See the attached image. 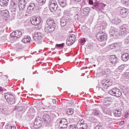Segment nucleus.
<instances>
[{
	"label": "nucleus",
	"instance_id": "1",
	"mask_svg": "<svg viewBox=\"0 0 129 129\" xmlns=\"http://www.w3.org/2000/svg\"><path fill=\"white\" fill-rule=\"evenodd\" d=\"M46 24L47 26L46 25L44 29L46 33H52V32H54V31L56 30V26H57V25L56 23H55L54 19L52 18L47 19Z\"/></svg>",
	"mask_w": 129,
	"mask_h": 129
},
{
	"label": "nucleus",
	"instance_id": "2",
	"mask_svg": "<svg viewBox=\"0 0 129 129\" xmlns=\"http://www.w3.org/2000/svg\"><path fill=\"white\" fill-rule=\"evenodd\" d=\"M111 84H112V81H111V80L106 79L102 81L101 85L100 84H98L96 86V89L97 90H99L100 88L102 90H103V88L104 89H107L109 86H111Z\"/></svg>",
	"mask_w": 129,
	"mask_h": 129
},
{
	"label": "nucleus",
	"instance_id": "3",
	"mask_svg": "<svg viewBox=\"0 0 129 129\" xmlns=\"http://www.w3.org/2000/svg\"><path fill=\"white\" fill-rule=\"evenodd\" d=\"M109 94L110 95H113V96H116V97H120L121 96V91L118 88H114L111 89L109 91Z\"/></svg>",
	"mask_w": 129,
	"mask_h": 129
},
{
	"label": "nucleus",
	"instance_id": "4",
	"mask_svg": "<svg viewBox=\"0 0 129 129\" xmlns=\"http://www.w3.org/2000/svg\"><path fill=\"white\" fill-rule=\"evenodd\" d=\"M4 97L8 103L10 104H14V103H15V96H14L13 94L10 93H5Z\"/></svg>",
	"mask_w": 129,
	"mask_h": 129
},
{
	"label": "nucleus",
	"instance_id": "5",
	"mask_svg": "<svg viewBox=\"0 0 129 129\" xmlns=\"http://www.w3.org/2000/svg\"><path fill=\"white\" fill-rule=\"evenodd\" d=\"M21 36H22V31H16L12 32L10 35V39L13 41H16L17 39H19V38H21Z\"/></svg>",
	"mask_w": 129,
	"mask_h": 129
},
{
	"label": "nucleus",
	"instance_id": "6",
	"mask_svg": "<svg viewBox=\"0 0 129 129\" xmlns=\"http://www.w3.org/2000/svg\"><path fill=\"white\" fill-rule=\"evenodd\" d=\"M48 6L49 9L52 12H55V11H56L58 8V5H57L56 0H50L48 3Z\"/></svg>",
	"mask_w": 129,
	"mask_h": 129
},
{
	"label": "nucleus",
	"instance_id": "7",
	"mask_svg": "<svg viewBox=\"0 0 129 129\" xmlns=\"http://www.w3.org/2000/svg\"><path fill=\"white\" fill-rule=\"evenodd\" d=\"M118 32L119 34L120 35H124V34H127L129 32V26H127L126 25H124L119 27Z\"/></svg>",
	"mask_w": 129,
	"mask_h": 129
},
{
	"label": "nucleus",
	"instance_id": "8",
	"mask_svg": "<svg viewBox=\"0 0 129 129\" xmlns=\"http://www.w3.org/2000/svg\"><path fill=\"white\" fill-rule=\"evenodd\" d=\"M58 122V127L60 129L66 128L68 126V121L67 119H60Z\"/></svg>",
	"mask_w": 129,
	"mask_h": 129
},
{
	"label": "nucleus",
	"instance_id": "9",
	"mask_svg": "<svg viewBox=\"0 0 129 129\" xmlns=\"http://www.w3.org/2000/svg\"><path fill=\"white\" fill-rule=\"evenodd\" d=\"M88 127V125L87 123H85V122H84V120L82 119L79 120L77 124V127L78 129H87Z\"/></svg>",
	"mask_w": 129,
	"mask_h": 129
},
{
	"label": "nucleus",
	"instance_id": "10",
	"mask_svg": "<svg viewBox=\"0 0 129 129\" xmlns=\"http://www.w3.org/2000/svg\"><path fill=\"white\" fill-rule=\"evenodd\" d=\"M31 23L32 25L34 26H39V25H41L42 19L40 17H34L31 20Z\"/></svg>",
	"mask_w": 129,
	"mask_h": 129
},
{
	"label": "nucleus",
	"instance_id": "11",
	"mask_svg": "<svg viewBox=\"0 0 129 129\" xmlns=\"http://www.w3.org/2000/svg\"><path fill=\"white\" fill-rule=\"evenodd\" d=\"M97 38L99 41H106L107 39L106 34L103 32H99L97 34Z\"/></svg>",
	"mask_w": 129,
	"mask_h": 129
},
{
	"label": "nucleus",
	"instance_id": "12",
	"mask_svg": "<svg viewBox=\"0 0 129 129\" xmlns=\"http://www.w3.org/2000/svg\"><path fill=\"white\" fill-rule=\"evenodd\" d=\"M42 123H43V121L41 120L39 117H38L34 121L33 127L34 128H39V127L42 126Z\"/></svg>",
	"mask_w": 129,
	"mask_h": 129
},
{
	"label": "nucleus",
	"instance_id": "13",
	"mask_svg": "<svg viewBox=\"0 0 129 129\" xmlns=\"http://www.w3.org/2000/svg\"><path fill=\"white\" fill-rule=\"evenodd\" d=\"M27 5V1L26 0H19L18 2V7L20 11H22L26 7Z\"/></svg>",
	"mask_w": 129,
	"mask_h": 129
},
{
	"label": "nucleus",
	"instance_id": "14",
	"mask_svg": "<svg viewBox=\"0 0 129 129\" xmlns=\"http://www.w3.org/2000/svg\"><path fill=\"white\" fill-rule=\"evenodd\" d=\"M112 101V99L110 97H106L104 98V107H108L111 104V102Z\"/></svg>",
	"mask_w": 129,
	"mask_h": 129
},
{
	"label": "nucleus",
	"instance_id": "15",
	"mask_svg": "<svg viewBox=\"0 0 129 129\" xmlns=\"http://www.w3.org/2000/svg\"><path fill=\"white\" fill-rule=\"evenodd\" d=\"M69 22V19L67 17H62L60 19V26L61 27H64L67 25V23Z\"/></svg>",
	"mask_w": 129,
	"mask_h": 129
},
{
	"label": "nucleus",
	"instance_id": "16",
	"mask_svg": "<svg viewBox=\"0 0 129 129\" xmlns=\"http://www.w3.org/2000/svg\"><path fill=\"white\" fill-rule=\"evenodd\" d=\"M33 39L35 41L39 42V41L42 40V34L40 32H36L35 34Z\"/></svg>",
	"mask_w": 129,
	"mask_h": 129
},
{
	"label": "nucleus",
	"instance_id": "17",
	"mask_svg": "<svg viewBox=\"0 0 129 129\" xmlns=\"http://www.w3.org/2000/svg\"><path fill=\"white\" fill-rule=\"evenodd\" d=\"M120 14L121 18H126V16H127V9L122 8L120 10Z\"/></svg>",
	"mask_w": 129,
	"mask_h": 129
},
{
	"label": "nucleus",
	"instance_id": "18",
	"mask_svg": "<svg viewBox=\"0 0 129 129\" xmlns=\"http://www.w3.org/2000/svg\"><path fill=\"white\" fill-rule=\"evenodd\" d=\"M109 33L111 36H117V30L115 28L111 27L109 31Z\"/></svg>",
	"mask_w": 129,
	"mask_h": 129
},
{
	"label": "nucleus",
	"instance_id": "19",
	"mask_svg": "<svg viewBox=\"0 0 129 129\" xmlns=\"http://www.w3.org/2000/svg\"><path fill=\"white\" fill-rule=\"evenodd\" d=\"M90 11V9L88 7L85 8L83 9L82 11L81 15L82 16H87L88 14H89V12Z\"/></svg>",
	"mask_w": 129,
	"mask_h": 129
},
{
	"label": "nucleus",
	"instance_id": "20",
	"mask_svg": "<svg viewBox=\"0 0 129 129\" xmlns=\"http://www.w3.org/2000/svg\"><path fill=\"white\" fill-rule=\"evenodd\" d=\"M34 8H35V4H31L27 8V10L26 11L27 13H28L29 14H31V13H32V11H34Z\"/></svg>",
	"mask_w": 129,
	"mask_h": 129
},
{
	"label": "nucleus",
	"instance_id": "21",
	"mask_svg": "<svg viewBox=\"0 0 129 129\" xmlns=\"http://www.w3.org/2000/svg\"><path fill=\"white\" fill-rule=\"evenodd\" d=\"M110 61L111 63L112 64H115V63H117V58L116 57V55H112L110 56Z\"/></svg>",
	"mask_w": 129,
	"mask_h": 129
},
{
	"label": "nucleus",
	"instance_id": "22",
	"mask_svg": "<svg viewBox=\"0 0 129 129\" xmlns=\"http://www.w3.org/2000/svg\"><path fill=\"white\" fill-rule=\"evenodd\" d=\"M43 120L46 123H50V121H51V118L50 116L48 114H45L43 116Z\"/></svg>",
	"mask_w": 129,
	"mask_h": 129
},
{
	"label": "nucleus",
	"instance_id": "23",
	"mask_svg": "<svg viewBox=\"0 0 129 129\" xmlns=\"http://www.w3.org/2000/svg\"><path fill=\"white\" fill-rule=\"evenodd\" d=\"M123 61H128L129 59V54L127 53H124L121 56Z\"/></svg>",
	"mask_w": 129,
	"mask_h": 129
},
{
	"label": "nucleus",
	"instance_id": "24",
	"mask_svg": "<svg viewBox=\"0 0 129 129\" xmlns=\"http://www.w3.org/2000/svg\"><path fill=\"white\" fill-rule=\"evenodd\" d=\"M9 4V0H0V6L1 7H7Z\"/></svg>",
	"mask_w": 129,
	"mask_h": 129
},
{
	"label": "nucleus",
	"instance_id": "25",
	"mask_svg": "<svg viewBox=\"0 0 129 129\" xmlns=\"http://www.w3.org/2000/svg\"><path fill=\"white\" fill-rule=\"evenodd\" d=\"M113 114L114 116L119 117L121 116V111L120 110H114Z\"/></svg>",
	"mask_w": 129,
	"mask_h": 129
},
{
	"label": "nucleus",
	"instance_id": "26",
	"mask_svg": "<svg viewBox=\"0 0 129 129\" xmlns=\"http://www.w3.org/2000/svg\"><path fill=\"white\" fill-rule=\"evenodd\" d=\"M10 9L12 12H16L17 10V4L14 2H12L10 6Z\"/></svg>",
	"mask_w": 129,
	"mask_h": 129
},
{
	"label": "nucleus",
	"instance_id": "27",
	"mask_svg": "<svg viewBox=\"0 0 129 129\" xmlns=\"http://www.w3.org/2000/svg\"><path fill=\"white\" fill-rule=\"evenodd\" d=\"M22 42L23 43H30V42H31V37L29 36H25L22 40Z\"/></svg>",
	"mask_w": 129,
	"mask_h": 129
},
{
	"label": "nucleus",
	"instance_id": "28",
	"mask_svg": "<svg viewBox=\"0 0 129 129\" xmlns=\"http://www.w3.org/2000/svg\"><path fill=\"white\" fill-rule=\"evenodd\" d=\"M59 4L62 7V8H64V7H66L67 4L66 3V0H58Z\"/></svg>",
	"mask_w": 129,
	"mask_h": 129
},
{
	"label": "nucleus",
	"instance_id": "29",
	"mask_svg": "<svg viewBox=\"0 0 129 129\" xmlns=\"http://www.w3.org/2000/svg\"><path fill=\"white\" fill-rule=\"evenodd\" d=\"M2 16L5 17V18H8L9 17L10 13L8 10H3L2 13Z\"/></svg>",
	"mask_w": 129,
	"mask_h": 129
},
{
	"label": "nucleus",
	"instance_id": "30",
	"mask_svg": "<svg viewBox=\"0 0 129 129\" xmlns=\"http://www.w3.org/2000/svg\"><path fill=\"white\" fill-rule=\"evenodd\" d=\"M120 22H121V21L118 19H113L112 21V24H114L115 25H118V24H120Z\"/></svg>",
	"mask_w": 129,
	"mask_h": 129
},
{
	"label": "nucleus",
	"instance_id": "31",
	"mask_svg": "<svg viewBox=\"0 0 129 129\" xmlns=\"http://www.w3.org/2000/svg\"><path fill=\"white\" fill-rule=\"evenodd\" d=\"M95 129H103V124L102 123H98L95 126Z\"/></svg>",
	"mask_w": 129,
	"mask_h": 129
},
{
	"label": "nucleus",
	"instance_id": "32",
	"mask_svg": "<svg viewBox=\"0 0 129 129\" xmlns=\"http://www.w3.org/2000/svg\"><path fill=\"white\" fill-rule=\"evenodd\" d=\"M67 113L70 115L74 113V110L72 108H69L67 111Z\"/></svg>",
	"mask_w": 129,
	"mask_h": 129
},
{
	"label": "nucleus",
	"instance_id": "33",
	"mask_svg": "<svg viewBox=\"0 0 129 129\" xmlns=\"http://www.w3.org/2000/svg\"><path fill=\"white\" fill-rule=\"evenodd\" d=\"M123 69H124V65L122 64L118 67V68L116 69V71H119V72H122Z\"/></svg>",
	"mask_w": 129,
	"mask_h": 129
},
{
	"label": "nucleus",
	"instance_id": "34",
	"mask_svg": "<svg viewBox=\"0 0 129 129\" xmlns=\"http://www.w3.org/2000/svg\"><path fill=\"white\" fill-rule=\"evenodd\" d=\"M105 107H102V108L104 111V112L107 114H111V112H110L109 111V109H107V108H105Z\"/></svg>",
	"mask_w": 129,
	"mask_h": 129
},
{
	"label": "nucleus",
	"instance_id": "35",
	"mask_svg": "<svg viewBox=\"0 0 129 129\" xmlns=\"http://www.w3.org/2000/svg\"><path fill=\"white\" fill-rule=\"evenodd\" d=\"M38 6H43L45 3L46 0H37Z\"/></svg>",
	"mask_w": 129,
	"mask_h": 129
},
{
	"label": "nucleus",
	"instance_id": "36",
	"mask_svg": "<svg viewBox=\"0 0 129 129\" xmlns=\"http://www.w3.org/2000/svg\"><path fill=\"white\" fill-rule=\"evenodd\" d=\"M75 35L74 34H71L69 38V40L74 43V42H75Z\"/></svg>",
	"mask_w": 129,
	"mask_h": 129
},
{
	"label": "nucleus",
	"instance_id": "37",
	"mask_svg": "<svg viewBox=\"0 0 129 129\" xmlns=\"http://www.w3.org/2000/svg\"><path fill=\"white\" fill-rule=\"evenodd\" d=\"M99 6H100V4H98V3H95L94 4V6L92 7V9H99Z\"/></svg>",
	"mask_w": 129,
	"mask_h": 129
},
{
	"label": "nucleus",
	"instance_id": "38",
	"mask_svg": "<svg viewBox=\"0 0 129 129\" xmlns=\"http://www.w3.org/2000/svg\"><path fill=\"white\" fill-rule=\"evenodd\" d=\"M5 127L6 129H16V126L11 125L10 124H7Z\"/></svg>",
	"mask_w": 129,
	"mask_h": 129
},
{
	"label": "nucleus",
	"instance_id": "39",
	"mask_svg": "<svg viewBox=\"0 0 129 129\" xmlns=\"http://www.w3.org/2000/svg\"><path fill=\"white\" fill-rule=\"evenodd\" d=\"M93 114L94 115L98 116V115H99V110H94L93 111Z\"/></svg>",
	"mask_w": 129,
	"mask_h": 129
},
{
	"label": "nucleus",
	"instance_id": "40",
	"mask_svg": "<svg viewBox=\"0 0 129 129\" xmlns=\"http://www.w3.org/2000/svg\"><path fill=\"white\" fill-rule=\"evenodd\" d=\"M122 77H123V78H126V79H129L128 74L125 73L122 74Z\"/></svg>",
	"mask_w": 129,
	"mask_h": 129
},
{
	"label": "nucleus",
	"instance_id": "41",
	"mask_svg": "<svg viewBox=\"0 0 129 129\" xmlns=\"http://www.w3.org/2000/svg\"><path fill=\"white\" fill-rule=\"evenodd\" d=\"M105 119L106 120V121H107L108 122H111L112 121V119L107 116L105 117Z\"/></svg>",
	"mask_w": 129,
	"mask_h": 129
},
{
	"label": "nucleus",
	"instance_id": "42",
	"mask_svg": "<svg viewBox=\"0 0 129 129\" xmlns=\"http://www.w3.org/2000/svg\"><path fill=\"white\" fill-rule=\"evenodd\" d=\"M64 45H65L64 43H61V44H56V47H57V48H63L64 47Z\"/></svg>",
	"mask_w": 129,
	"mask_h": 129
},
{
	"label": "nucleus",
	"instance_id": "43",
	"mask_svg": "<svg viewBox=\"0 0 129 129\" xmlns=\"http://www.w3.org/2000/svg\"><path fill=\"white\" fill-rule=\"evenodd\" d=\"M74 42H73L71 40H70V39L67 41V45L68 46H71V45H72Z\"/></svg>",
	"mask_w": 129,
	"mask_h": 129
},
{
	"label": "nucleus",
	"instance_id": "44",
	"mask_svg": "<svg viewBox=\"0 0 129 129\" xmlns=\"http://www.w3.org/2000/svg\"><path fill=\"white\" fill-rule=\"evenodd\" d=\"M76 127H77V125L75 124H72L69 127V129H76Z\"/></svg>",
	"mask_w": 129,
	"mask_h": 129
},
{
	"label": "nucleus",
	"instance_id": "45",
	"mask_svg": "<svg viewBox=\"0 0 129 129\" xmlns=\"http://www.w3.org/2000/svg\"><path fill=\"white\" fill-rule=\"evenodd\" d=\"M116 44L114 43V44H112L110 45V49H114V48H115V47H116Z\"/></svg>",
	"mask_w": 129,
	"mask_h": 129
},
{
	"label": "nucleus",
	"instance_id": "46",
	"mask_svg": "<svg viewBox=\"0 0 129 129\" xmlns=\"http://www.w3.org/2000/svg\"><path fill=\"white\" fill-rule=\"evenodd\" d=\"M86 42V40L85 39L81 40V43L82 45H84L85 44V42Z\"/></svg>",
	"mask_w": 129,
	"mask_h": 129
},
{
	"label": "nucleus",
	"instance_id": "47",
	"mask_svg": "<svg viewBox=\"0 0 129 129\" xmlns=\"http://www.w3.org/2000/svg\"><path fill=\"white\" fill-rule=\"evenodd\" d=\"M89 5H94L93 1L92 0H89Z\"/></svg>",
	"mask_w": 129,
	"mask_h": 129
},
{
	"label": "nucleus",
	"instance_id": "48",
	"mask_svg": "<svg viewBox=\"0 0 129 129\" xmlns=\"http://www.w3.org/2000/svg\"><path fill=\"white\" fill-rule=\"evenodd\" d=\"M79 11H80V8H79V7L77 8L76 10V12H77V13H78V12H79Z\"/></svg>",
	"mask_w": 129,
	"mask_h": 129
},
{
	"label": "nucleus",
	"instance_id": "49",
	"mask_svg": "<svg viewBox=\"0 0 129 129\" xmlns=\"http://www.w3.org/2000/svg\"><path fill=\"white\" fill-rule=\"evenodd\" d=\"M124 123V121H121L120 122V123H119V124H120V125H123V124Z\"/></svg>",
	"mask_w": 129,
	"mask_h": 129
},
{
	"label": "nucleus",
	"instance_id": "50",
	"mask_svg": "<svg viewBox=\"0 0 129 129\" xmlns=\"http://www.w3.org/2000/svg\"><path fill=\"white\" fill-rule=\"evenodd\" d=\"M4 89L3 87H0V92H3V91H4Z\"/></svg>",
	"mask_w": 129,
	"mask_h": 129
},
{
	"label": "nucleus",
	"instance_id": "51",
	"mask_svg": "<svg viewBox=\"0 0 129 129\" xmlns=\"http://www.w3.org/2000/svg\"><path fill=\"white\" fill-rule=\"evenodd\" d=\"M126 4H129V0H123Z\"/></svg>",
	"mask_w": 129,
	"mask_h": 129
},
{
	"label": "nucleus",
	"instance_id": "52",
	"mask_svg": "<svg viewBox=\"0 0 129 129\" xmlns=\"http://www.w3.org/2000/svg\"><path fill=\"white\" fill-rule=\"evenodd\" d=\"M52 102L53 103H56V102H57V101L56 100V99H53Z\"/></svg>",
	"mask_w": 129,
	"mask_h": 129
},
{
	"label": "nucleus",
	"instance_id": "53",
	"mask_svg": "<svg viewBox=\"0 0 129 129\" xmlns=\"http://www.w3.org/2000/svg\"><path fill=\"white\" fill-rule=\"evenodd\" d=\"M102 26L103 29H105L106 28V25H102Z\"/></svg>",
	"mask_w": 129,
	"mask_h": 129
},
{
	"label": "nucleus",
	"instance_id": "54",
	"mask_svg": "<svg viewBox=\"0 0 129 129\" xmlns=\"http://www.w3.org/2000/svg\"><path fill=\"white\" fill-rule=\"evenodd\" d=\"M75 2H81V0H74Z\"/></svg>",
	"mask_w": 129,
	"mask_h": 129
},
{
	"label": "nucleus",
	"instance_id": "55",
	"mask_svg": "<svg viewBox=\"0 0 129 129\" xmlns=\"http://www.w3.org/2000/svg\"><path fill=\"white\" fill-rule=\"evenodd\" d=\"M127 128L129 129V124L127 125Z\"/></svg>",
	"mask_w": 129,
	"mask_h": 129
},
{
	"label": "nucleus",
	"instance_id": "56",
	"mask_svg": "<svg viewBox=\"0 0 129 129\" xmlns=\"http://www.w3.org/2000/svg\"><path fill=\"white\" fill-rule=\"evenodd\" d=\"M70 104H72V103H70Z\"/></svg>",
	"mask_w": 129,
	"mask_h": 129
}]
</instances>
